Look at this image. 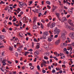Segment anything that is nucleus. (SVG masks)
<instances>
[{
	"label": "nucleus",
	"mask_w": 74,
	"mask_h": 74,
	"mask_svg": "<svg viewBox=\"0 0 74 74\" xmlns=\"http://www.w3.org/2000/svg\"><path fill=\"white\" fill-rule=\"evenodd\" d=\"M44 59L45 60H48V58L47 57L45 56L44 57Z\"/></svg>",
	"instance_id": "nucleus-34"
},
{
	"label": "nucleus",
	"mask_w": 74,
	"mask_h": 74,
	"mask_svg": "<svg viewBox=\"0 0 74 74\" xmlns=\"http://www.w3.org/2000/svg\"><path fill=\"white\" fill-rule=\"evenodd\" d=\"M18 38H16L14 39V42H17V41H18Z\"/></svg>",
	"instance_id": "nucleus-29"
},
{
	"label": "nucleus",
	"mask_w": 74,
	"mask_h": 74,
	"mask_svg": "<svg viewBox=\"0 0 74 74\" xmlns=\"http://www.w3.org/2000/svg\"><path fill=\"white\" fill-rule=\"evenodd\" d=\"M46 55L47 56H49V55H51V53L49 52H47L46 53Z\"/></svg>",
	"instance_id": "nucleus-26"
},
{
	"label": "nucleus",
	"mask_w": 74,
	"mask_h": 74,
	"mask_svg": "<svg viewBox=\"0 0 74 74\" xmlns=\"http://www.w3.org/2000/svg\"><path fill=\"white\" fill-rule=\"evenodd\" d=\"M12 16H10V17L9 18V20H10V21H11L12 20Z\"/></svg>",
	"instance_id": "nucleus-52"
},
{
	"label": "nucleus",
	"mask_w": 74,
	"mask_h": 74,
	"mask_svg": "<svg viewBox=\"0 0 74 74\" xmlns=\"http://www.w3.org/2000/svg\"><path fill=\"white\" fill-rule=\"evenodd\" d=\"M43 64H44V63H45V64H46L47 63V62H46V61L44 60H43Z\"/></svg>",
	"instance_id": "nucleus-43"
},
{
	"label": "nucleus",
	"mask_w": 74,
	"mask_h": 74,
	"mask_svg": "<svg viewBox=\"0 0 74 74\" xmlns=\"http://www.w3.org/2000/svg\"><path fill=\"white\" fill-rule=\"evenodd\" d=\"M51 22L50 21L49 23L47 24V26L48 27H51Z\"/></svg>",
	"instance_id": "nucleus-19"
},
{
	"label": "nucleus",
	"mask_w": 74,
	"mask_h": 74,
	"mask_svg": "<svg viewBox=\"0 0 74 74\" xmlns=\"http://www.w3.org/2000/svg\"><path fill=\"white\" fill-rule=\"evenodd\" d=\"M17 5H16V4L14 5L13 7V8H15V7H16Z\"/></svg>",
	"instance_id": "nucleus-45"
},
{
	"label": "nucleus",
	"mask_w": 74,
	"mask_h": 74,
	"mask_svg": "<svg viewBox=\"0 0 74 74\" xmlns=\"http://www.w3.org/2000/svg\"><path fill=\"white\" fill-rule=\"evenodd\" d=\"M4 48V46H0V48Z\"/></svg>",
	"instance_id": "nucleus-60"
},
{
	"label": "nucleus",
	"mask_w": 74,
	"mask_h": 74,
	"mask_svg": "<svg viewBox=\"0 0 74 74\" xmlns=\"http://www.w3.org/2000/svg\"><path fill=\"white\" fill-rule=\"evenodd\" d=\"M49 20H48V19H46L45 20V21L47 22H49Z\"/></svg>",
	"instance_id": "nucleus-62"
},
{
	"label": "nucleus",
	"mask_w": 74,
	"mask_h": 74,
	"mask_svg": "<svg viewBox=\"0 0 74 74\" xmlns=\"http://www.w3.org/2000/svg\"><path fill=\"white\" fill-rule=\"evenodd\" d=\"M4 53H5V52H4V51H3V52H2V56H4Z\"/></svg>",
	"instance_id": "nucleus-50"
},
{
	"label": "nucleus",
	"mask_w": 74,
	"mask_h": 74,
	"mask_svg": "<svg viewBox=\"0 0 74 74\" xmlns=\"http://www.w3.org/2000/svg\"><path fill=\"white\" fill-rule=\"evenodd\" d=\"M40 48V43H37L36 44V49H38Z\"/></svg>",
	"instance_id": "nucleus-11"
},
{
	"label": "nucleus",
	"mask_w": 74,
	"mask_h": 74,
	"mask_svg": "<svg viewBox=\"0 0 74 74\" xmlns=\"http://www.w3.org/2000/svg\"><path fill=\"white\" fill-rule=\"evenodd\" d=\"M39 54V52L37 51H36L34 53L35 55H38Z\"/></svg>",
	"instance_id": "nucleus-16"
},
{
	"label": "nucleus",
	"mask_w": 74,
	"mask_h": 74,
	"mask_svg": "<svg viewBox=\"0 0 74 74\" xmlns=\"http://www.w3.org/2000/svg\"><path fill=\"white\" fill-rule=\"evenodd\" d=\"M33 28L34 29H37V27L36 26V25H34Z\"/></svg>",
	"instance_id": "nucleus-23"
},
{
	"label": "nucleus",
	"mask_w": 74,
	"mask_h": 74,
	"mask_svg": "<svg viewBox=\"0 0 74 74\" xmlns=\"http://www.w3.org/2000/svg\"><path fill=\"white\" fill-rule=\"evenodd\" d=\"M56 15L57 16V18L58 17H60V14L59 13H56Z\"/></svg>",
	"instance_id": "nucleus-21"
},
{
	"label": "nucleus",
	"mask_w": 74,
	"mask_h": 74,
	"mask_svg": "<svg viewBox=\"0 0 74 74\" xmlns=\"http://www.w3.org/2000/svg\"><path fill=\"white\" fill-rule=\"evenodd\" d=\"M68 23L69 24V25H71V20L70 19L68 20Z\"/></svg>",
	"instance_id": "nucleus-27"
},
{
	"label": "nucleus",
	"mask_w": 74,
	"mask_h": 74,
	"mask_svg": "<svg viewBox=\"0 0 74 74\" xmlns=\"http://www.w3.org/2000/svg\"><path fill=\"white\" fill-rule=\"evenodd\" d=\"M68 12H69V14H73V10H72L71 9H69L68 10Z\"/></svg>",
	"instance_id": "nucleus-12"
},
{
	"label": "nucleus",
	"mask_w": 74,
	"mask_h": 74,
	"mask_svg": "<svg viewBox=\"0 0 74 74\" xmlns=\"http://www.w3.org/2000/svg\"><path fill=\"white\" fill-rule=\"evenodd\" d=\"M45 48H49V46L48 45H45Z\"/></svg>",
	"instance_id": "nucleus-22"
},
{
	"label": "nucleus",
	"mask_w": 74,
	"mask_h": 74,
	"mask_svg": "<svg viewBox=\"0 0 74 74\" xmlns=\"http://www.w3.org/2000/svg\"><path fill=\"white\" fill-rule=\"evenodd\" d=\"M46 3L47 4H49V5H50L51 4V2H50V1H47L46 2Z\"/></svg>",
	"instance_id": "nucleus-30"
},
{
	"label": "nucleus",
	"mask_w": 74,
	"mask_h": 74,
	"mask_svg": "<svg viewBox=\"0 0 74 74\" xmlns=\"http://www.w3.org/2000/svg\"><path fill=\"white\" fill-rule=\"evenodd\" d=\"M54 59H55V60H58V59L56 58V57H54Z\"/></svg>",
	"instance_id": "nucleus-51"
},
{
	"label": "nucleus",
	"mask_w": 74,
	"mask_h": 74,
	"mask_svg": "<svg viewBox=\"0 0 74 74\" xmlns=\"http://www.w3.org/2000/svg\"><path fill=\"white\" fill-rule=\"evenodd\" d=\"M49 33L50 34H52V33L51 32V31H49Z\"/></svg>",
	"instance_id": "nucleus-58"
},
{
	"label": "nucleus",
	"mask_w": 74,
	"mask_h": 74,
	"mask_svg": "<svg viewBox=\"0 0 74 74\" xmlns=\"http://www.w3.org/2000/svg\"><path fill=\"white\" fill-rule=\"evenodd\" d=\"M34 42H38V40L36 38L34 39Z\"/></svg>",
	"instance_id": "nucleus-36"
},
{
	"label": "nucleus",
	"mask_w": 74,
	"mask_h": 74,
	"mask_svg": "<svg viewBox=\"0 0 74 74\" xmlns=\"http://www.w3.org/2000/svg\"><path fill=\"white\" fill-rule=\"evenodd\" d=\"M62 67H64V68H66V66L64 64L62 65Z\"/></svg>",
	"instance_id": "nucleus-54"
},
{
	"label": "nucleus",
	"mask_w": 74,
	"mask_h": 74,
	"mask_svg": "<svg viewBox=\"0 0 74 74\" xmlns=\"http://www.w3.org/2000/svg\"><path fill=\"white\" fill-rule=\"evenodd\" d=\"M66 34H67V33L66 31L64 30L62 31L61 36L64 40H65L66 39Z\"/></svg>",
	"instance_id": "nucleus-1"
},
{
	"label": "nucleus",
	"mask_w": 74,
	"mask_h": 74,
	"mask_svg": "<svg viewBox=\"0 0 74 74\" xmlns=\"http://www.w3.org/2000/svg\"><path fill=\"white\" fill-rule=\"evenodd\" d=\"M52 73H55V70H53L52 71Z\"/></svg>",
	"instance_id": "nucleus-48"
},
{
	"label": "nucleus",
	"mask_w": 74,
	"mask_h": 74,
	"mask_svg": "<svg viewBox=\"0 0 74 74\" xmlns=\"http://www.w3.org/2000/svg\"><path fill=\"white\" fill-rule=\"evenodd\" d=\"M17 51L19 52H22V49L21 48H18L17 49Z\"/></svg>",
	"instance_id": "nucleus-20"
},
{
	"label": "nucleus",
	"mask_w": 74,
	"mask_h": 74,
	"mask_svg": "<svg viewBox=\"0 0 74 74\" xmlns=\"http://www.w3.org/2000/svg\"><path fill=\"white\" fill-rule=\"evenodd\" d=\"M47 7L49 9H51V6H50L49 5H47Z\"/></svg>",
	"instance_id": "nucleus-44"
},
{
	"label": "nucleus",
	"mask_w": 74,
	"mask_h": 74,
	"mask_svg": "<svg viewBox=\"0 0 74 74\" xmlns=\"http://www.w3.org/2000/svg\"><path fill=\"white\" fill-rule=\"evenodd\" d=\"M49 19L50 20H52V17H51V16H49Z\"/></svg>",
	"instance_id": "nucleus-42"
},
{
	"label": "nucleus",
	"mask_w": 74,
	"mask_h": 74,
	"mask_svg": "<svg viewBox=\"0 0 74 74\" xmlns=\"http://www.w3.org/2000/svg\"><path fill=\"white\" fill-rule=\"evenodd\" d=\"M5 2L2 1H1V2L0 3V4H5Z\"/></svg>",
	"instance_id": "nucleus-37"
},
{
	"label": "nucleus",
	"mask_w": 74,
	"mask_h": 74,
	"mask_svg": "<svg viewBox=\"0 0 74 74\" xmlns=\"http://www.w3.org/2000/svg\"><path fill=\"white\" fill-rule=\"evenodd\" d=\"M29 52H25V56H26V55H27V54H29Z\"/></svg>",
	"instance_id": "nucleus-33"
},
{
	"label": "nucleus",
	"mask_w": 74,
	"mask_h": 74,
	"mask_svg": "<svg viewBox=\"0 0 74 74\" xmlns=\"http://www.w3.org/2000/svg\"><path fill=\"white\" fill-rule=\"evenodd\" d=\"M40 25H41L40 27L41 29H44V26L43 24H42V23H41Z\"/></svg>",
	"instance_id": "nucleus-18"
},
{
	"label": "nucleus",
	"mask_w": 74,
	"mask_h": 74,
	"mask_svg": "<svg viewBox=\"0 0 74 74\" xmlns=\"http://www.w3.org/2000/svg\"><path fill=\"white\" fill-rule=\"evenodd\" d=\"M59 73L60 74H61V73H63V71H62V70L60 71Z\"/></svg>",
	"instance_id": "nucleus-57"
},
{
	"label": "nucleus",
	"mask_w": 74,
	"mask_h": 74,
	"mask_svg": "<svg viewBox=\"0 0 74 74\" xmlns=\"http://www.w3.org/2000/svg\"><path fill=\"white\" fill-rule=\"evenodd\" d=\"M67 45L65 43H63L61 44V47L62 48H63L65 47V46H66Z\"/></svg>",
	"instance_id": "nucleus-5"
},
{
	"label": "nucleus",
	"mask_w": 74,
	"mask_h": 74,
	"mask_svg": "<svg viewBox=\"0 0 74 74\" xmlns=\"http://www.w3.org/2000/svg\"><path fill=\"white\" fill-rule=\"evenodd\" d=\"M41 22L43 23H45V20L44 19H42L41 20Z\"/></svg>",
	"instance_id": "nucleus-32"
},
{
	"label": "nucleus",
	"mask_w": 74,
	"mask_h": 74,
	"mask_svg": "<svg viewBox=\"0 0 74 74\" xmlns=\"http://www.w3.org/2000/svg\"><path fill=\"white\" fill-rule=\"evenodd\" d=\"M19 36H20V37H23V33H19Z\"/></svg>",
	"instance_id": "nucleus-15"
},
{
	"label": "nucleus",
	"mask_w": 74,
	"mask_h": 74,
	"mask_svg": "<svg viewBox=\"0 0 74 74\" xmlns=\"http://www.w3.org/2000/svg\"><path fill=\"white\" fill-rule=\"evenodd\" d=\"M15 55H16V57L18 58V53H15Z\"/></svg>",
	"instance_id": "nucleus-47"
},
{
	"label": "nucleus",
	"mask_w": 74,
	"mask_h": 74,
	"mask_svg": "<svg viewBox=\"0 0 74 74\" xmlns=\"http://www.w3.org/2000/svg\"><path fill=\"white\" fill-rule=\"evenodd\" d=\"M73 49V47H71V46H69L67 49V50L69 51L71 49V51H72V49Z\"/></svg>",
	"instance_id": "nucleus-13"
},
{
	"label": "nucleus",
	"mask_w": 74,
	"mask_h": 74,
	"mask_svg": "<svg viewBox=\"0 0 74 74\" xmlns=\"http://www.w3.org/2000/svg\"><path fill=\"white\" fill-rule=\"evenodd\" d=\"M37 67L38 70L39 71H40V66H39V65H37Z\"/></svg>",
	"instance_id": "nucleus-31"
},
{
	"label": "nucleus",
	"mask_w": 74,
	"mask_h": 74,
	"mask_svg": "<svg viewBox=\"0 0 74 74\" xmlns=\"http://www.w3.org/2000/svg\"><path fill=\"white\" fill-rule=\"evenodd\" d=\"M58 37V35H55L54 37L55 38H57Z\"/></svg>",
	"instance_id": "nucleus-56"
},
{
	"label": "nucleus",
	"mask_w": 74,
	"mask_h": 74,
	"mask_svg": "<svg viewBox=\"0 0 74 74\" xmlns=\"http://www.w3.org/2000/svg\"><path fill=\"white\" fill-rule=\"evenodd\" d=\"M68 29L69 30H74V28L70 26Z\"/></svg>",
	"instance_id": "nucleus-24"
},
{
	"label": "nucleus",
	"mask_w": 74,
	"mask_h": 74,
	"mask_svg": "<svg viewBox=\"0 0 74 74\" xmlns=\"http://www.w3.org/2000/svg\"><path fill=\"white\" fill-rule=\"evenodd\" d=\"M4 38V36L3 35H0V40H3Z\"/></svg>",
	"instance_id": "nucleus-14"
},
{
	"label": "nucleus",
	"mask_w": 74,
	"mask_h": 74,
	"mask_svg": "<svg viewBox=\"0 0 74 74\" xmlns=\"http://www.w3.org/2000/svg\"><path fill=\"white\" fill-rule=\"evenodd\" d=\"M30 69L31 70H33V69H34V66H31L30 67Z\"/></svg>",
	"instance_id": "nucleus-35"
},
{
	"label": "nucleus",
	"mask_w": 74,
	"mask_h": 74,
	"mask_svg": "<svg viewBox=\"0 0 74 74\" xmlns=\"http://www.w3.org/2000/svg\"><path fill=\"white\" fill-rule=\"evenodd\" d=\"M67 20V19H66V18L65 17H63L62 18V22H64V21H66Z\"/></svg>",
	"instance_id": "nucleus-10"
},
{
	"label": "nucleus",
	"mask_w": 74,
	"mask_h": 74,
	"mask_svg": "<svg viewBox=\"0 0 74 74\" xmlns=\"http://www.w3.org/2000/svg\"><path fill=\"white\" fill-rule=\"evenodd\" d=\"M16 18H14L13 20H12L13 22H16Z\"/></svg>",
	"instance_id": "nucleus-39"
},
{
	"label": "nucleus",
	"mask_w": 74,
	"mask_h": 74,
	"mask_svg": "<svg viewBox=\"0 0 74 74\" xmlns=\"http://www.w3.org/2000/svg\"><path fill=\"white\" fill-rule=\"evenodd\" d=\"M47 40L49 42H51V41L52 40V38H51V37H49L47 39Z\"/></svg>",
	"instance_id": "nucleus-8"
},
{
	"label": "nucleus",
	"mask_w": 74,
	"mask_h": 74,
	"mask_svg": "<svg viewBox=\"0 0 74 74\" xmlns=\"http://www.w3.org/2000/svg\"><path fill=\"white\" fill-rule=\"evenodd\" d=\"M48 34H49V33L47 32H45L44 33V35L43 36L44 38H45L46 39L47 36Z\"/></svg>",
	"instance_id": "nucleus-4"
},
{
	"label": "nucleus",
	"mask_w": 74,
	"mask_h": 74,
	"mask_svg": "<svg viewBox=\"0 0 74 74\" xmlns=\"http://www.w3.org/2000/svg\"><path fill=\"white\" fill-rule=\"evenodd\" d=\"M71 45L73 46V47H74V42L72 43Z\"/></svg>",
	"instance_id": "nucleus-63"
},
{
	"label": "nucleus",
	"mask_w": 74,
	"mask_h": 74,
	"mask_svg": "<svg viewBox=\"0 0 74 74\" xmlns=\"http://www.w3.org/2000/svg\"><path fill=\"white\" fill-rule=\"evenodd\" d=\"M30 4H29V5H31V4L33 3V1H31L29 2Z\"/></svg>",
	"instance_id": "nucleus-38"
},
{
	"label": "nucleus",
	"mask_w": 74,
	"mask_h": 74,
	"mask_svg": "<svg viewBox=\"0 0 74 74\" xmlns=\"http://www.w3.org/2000/svg\"><path fill=\"white\" fill-rule=\"evenodd\" d=\"M2 63H3V65H5L6 64V63L4 61H2Z\"/></svg>",
	"instance_id": "nucleus-40"
},
{
	"label": "nucleus",
	"mask_w": 74,
	"mask_h": 74,
	"mask_svg": "<svg viewBox=\"0 0 74 74\" xmlns=\"http://www.w3.org/2000/svg\"><path fill=\"white\" fill-rule=\"evenodd\" d=\"M27 34L28 35H29V36H31V34H30V33L27 32Z\"/></svg>",
	"instance_id": "nucleus-55"
},
{
	"label": "nucleus",
	"mask_w": 74,
	"mask_h": 74,
	"mask_svg": "<svg viewBox=\"0 0 74 74\" xmlns=\"http://www.w3.org/2000/svg\"><path fill=\"white\" fill-rule=\"evenodd\" d=\"M9 49L11 51H12V48H11V47H9Z\"/></svg>",
	"instance_id": "nucleus-49"
},
{
	"label": "nucleus",
	"mask_w": 74,
	"mask_h": 74,
	"mask_svg": "<svg viewBox=\"0 0 74 74\" xmlns=\"http://www.w3.org/2000/svg\"><path fill=\"white\" fill-rule=\"evenodd\" d=\"M69 37H71V38L72 39H74V33H70L69 35Z\"/></svg>",
	"instance_id": "nucleus-3"
},
{
	"label": "nucleus",
	"mask_w": 74,
	"mask_h": 74,
	"mask_svg": "<svg viewBox=\"0 0 74 74\" xmlns=\"http://www.w3.org/2000/svg\"><path fill=\"white\" fill-rule=\"evenodd\" d=\"M66 26L65 27L66 28V29H69V27H70V26H69V25H68V24L66 23H65Z\"/></svg>",
	"instance_id": "nucleus-17"
},
{
	"label": "nucleus",
	"mask_w": 74,
	"mask_h": 74,
	"mask_svg": "<svg viewBox=\"0 0 74 74\" xmlns=\"http://www.w3.org/2000/svg\"><path fill=\"white\" fill-rule=\"evenodd\" d=\"M20 14L21 15H22V14H23V12H21Z\"/></svg>",
	"instance_id": "nucleus-61"
},
{
	"label": "nucleus",
	"mask_w": 74,
	"mask_h": 74,
	"mask_svg": "<svg viewBox=\"0 0 74 74\" xmlns=\"http://www.w3.org/2000/svg\"><path fill=\"white\" fill-rule=\"evenodd\" d=\"M13 74H16V71H15L14 72H13Z\"/></svg>",
	"instance_id": "nucleus-64"
},
{
	"label": "nucleus",
	"mask_w": 74,
	"mask_h": 74,
	"mask_svg": "<svg viewBox=\"0 0 74 74\" xmlns=\"http://www.w3.org/2000/svg\"><path fill=\"white\" fill-rule=\"evenodd\" d=\"M41 15H42V14L40 12L39 13V15L38 16L40 17V16H41Z\"/></svg>",
	"instance_id": "nucleus-46"
},
{
	"label": "nucleus",
	"mask_w": 74,
	"mask_h": 74,
	"mask_svg": "<svg viewBox=\"0 0 74 74\" xmlns=\"http://www.w3.org/2000/svg\"><path fill=\"white\" fill-rule=\"evenodd\" d=\"M34 22H36V21H37V17H35L34 18Z\"/></svg>",
	"instance_id": "nucleus-25"
},
{
	"label": "nucleus",
	"mask_w": 74,
	"mask_h": 74,
	"mask_svg": "<svg viewBox=\"0 0 74 74\" xmlns=\"http://www.w3.org/2000/svg\"><path fill=\"white\" fill-rule=\"evenodd\" d=\"M42 39H43V40H44V39H46L45 38H44V36H43L42 37H41L40 38V40H42Z\"/></svg>",
	"instance_id": "nucleus-41"
},
{
	"label": "nucleus",
	"mask_w": 74,
	"mask_h": 74,
	"mask_svg": "<svg viewBox=\"0 0 74 74\" xmlns=\"http://www.w3.org/2000/svg\"><path fill=\"white\" fill-rule=\"evenodd\" d=\"M56 56H59V54L58 53H57V54H56Z\"/></svg>",
	"instance_id": "nucleus-59"
},
{
	"label": "nucleus",
	"mask_w": 74,
	"mask_h": 74,
	"mask_svg": "<svg viewBox=\"0 0 74 74\" xmlns=\"http://www.w3.org/2000/svg\"><path fill=\"white\" fill-rule=\"evenodd\" d=\"M60 56H61V59H64L65 58L64 54L60 53Z\"/></svg>",
	"instance_id": "nucleus-7"
},
{
	"label": "nucleus",
	"mask_w": 74,
	"mask_h": 74,
	"mask_svg": "<svg viewBox=\"0 0 74 74\" xmlns=\"http://www.w3.org/2000/svg\"><path fill=\"white\" fill-rule=\"evenodd\" d=\"M60 40L59 39L58 40H57L56 42V45H58V44L60 43Z\"/></svg>",
	"instance_id": "nucleus-9"
},
{
	"label": "nucleus",
	"mask_w": 74,
	"mask_h": 74,
	"mask_svg": "<svg viewBox=\"0 0 74 74\" xmlns=\"http://www.w3.org/2000/svg\"><path fill=\"white\" fill-rule=\"evenodd\" d=\"M42 72L43 73H46V71L45 70H43L42 71Z\"/></svg>",
	"instance_id": "nucleus-53"
},
{
	"label": "nucleus",
	"mask_w": 74,
	"mask_h": 74,
	"mask_svg": "<svg viewBox=\"0 0 74 74\" xmlns=\"http://www.w3.org/2000/svg\"><path fill=\"white\" fill-rule=\"evenodd\" d=\"M60 32V30L59 29H58V28L56 27L54 28V34H59Z\"/></svg>",
	"instance_id": "nucleus-2"
},
{
	"label": "nucleus",
	"mask_w": 74,
	"mask_h": 74,
	"mask_svg": "<svg viewBox=\"0 0 74 74\" xmlns=\"http://www.w3.org/2000/svg\"><path fill=\"white\" fill-rule=\"evenodd\" d=\"M20 5L22 6H24V3H23V2H21L20 3Z\"/></svg>",
	"instance_id": "nucleus-28"
},
{
	"label": "nucleus",
	"mask_w": 74,
	"mask_h": 74,
	"mask_svg": "<svg viewBox=\"0 0 74 74\" xmlns=\"http://www.w3.org/2000/svg\"><path fill=\"white\" fill-rule=\"evenodd\" d=\"M55 23H53L52 24H51V25H50V28H51V29L53 28V27L54 26H55Z\"/></svg>",
	"instance_id": "nucleus-6"
}]
</instances>
